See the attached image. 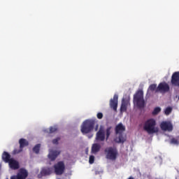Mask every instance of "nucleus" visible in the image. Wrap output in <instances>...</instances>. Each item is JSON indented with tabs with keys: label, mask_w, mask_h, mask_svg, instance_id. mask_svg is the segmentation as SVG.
Listing matches in <instances>:
<instances>
[{
	"label": "nucleus",
	"mask_w": 179,
	"mask_h": 179,
	"mask_svg": "<svg viewBox=\"0 0 179 179\" xmlns=\"http://www.w3.org/2000/svg\"><path fill=\"white\" fill-rule=\"evenodd\" d=\"M143 129L149 135L159 132V127H156V120L155 119H148L144 123Z\"/></svg>",
	"instance_id": "nucleus-1"
},
{
	"label": "nucleus",
	"mask_w": 179,
	"mask_h": 179,
	"mask_svg": "<svg viewBox=\"0 0 179 179\" xmlns=\"http://www.w3.org/2000/svg\"><path fill=\"white\" fill-rule=\"evenodd\" d=\"M94 124H96V122L93 120H86L84 121L80 129L82 134H90L94 129Z\"/></svg>",
	"instance_id": "nucleus-2"
},
{
	"label": "nucleus",
	"mask_w": 179,
	"mask_h": 179,
	"mask_svg": "<svg viewBox=\"0 0 179 179\" xmlns=\"http://www.w3.org/2000/svg\"><path fill=\"white\" fill-rule=\"evenodd\" d=\"M134 103L136 104L138 108H143L145 107V100L143 99V91L138 90L134 95Z\"/></svg>",
	"instance_id": "nucleus-3"
},
{
	"label": "nucleus",
	"mask_w": 179,
	"mask_h": 179,
	"mask_svg": "<svg viewBox=\"0 0 179 179\" xmlns=\"http://www.w3.org/2000/svg\"><path fill=\"white\" fill-rule=\"evenodd\" d=\"M106 159L108 160H117L118 156V150L114 147H108L104 150Z\"/></svg>",
	"instance_id": "nucleus-4"
},
{
	"label": "nucleus",
	"mask_w": 179,
	"mask_h": 179,
	"mask_svg": "<svg viewBox=\"0 0 179 179\" xmlns=\"http://www.w3.org/2000/svg\"><path fill=\"white\" fill-rule=\"evenodd\" d=\"M56 176H62L65 171V164L64 162H59L54 166Z\"/></svg>",
	"instance_id": "nucleus-5"
},
{
	"label": "nucleus",
	"mask_w": 179,
	"mask_h": 179,
	"mask_svg": "<svg viewBox=\"0 0 179 179\" xmlns=\"http://www.w3.org/2000/svg\"><path fill=\"white\" fill-rule=\"evenodd\" d=\"M159 92V93H169L170 92V85L166 82L160 83L156 89V92Z\"/></svg>",
	"instance_id": "nucleus-6"
},
{
	"label": "nucleus",
	"mask_w": 179,
	"mask_h": 179,
	"mask_svg": "<svg viewBox=\"0 0 179 179\" xmlns=\"http://www.w3.org/2000/svg\"><path fill=\"white\" fill-rule=\"evenodd\" d=\"M19 144H20V149H15L13 150V155H18V153H20L23 152V148H26V146H29V141L24 138H20L19 140Z\"/></svg>",
	"instance_id": "nucleus-7"
},
{
	"label": "nucleus",
	"mask_w": 179,
	"mask_h": 179,
	"mask_svg": "<svg viewBox=\"0 0 179 179\" xmlns=\"http://www.w3.org/2000/svg\"><path fill=\"white\" fill-rule=\"evenodd\" d=\"M159 127L162 131L171 132L173 131V124L170 121H163L160 123Z\"/></svg>",
	"instance_id": "nucleus-8"
},
{
	"label": "nucleus",
	"mask_w": 179,
	"mask_h": 179,
	"mask_svg": "<svg viewBox=\"0 0 179 179\" xmlns=\"http://www.w3.org/2000/svg\"><path fill=\"white\" fill-rule=\"evenodd\" d=\"M171 83L172 86H175L176 87H179V71L174 72L172 74Z\"/></svg>",
	"instance_id": "nucleus-9"
},
{
	"label": "nucleus",
	"mask_w": 179,
	"mask_h": 179,
	"mask_svg": "<svg viewBox=\"0 0 179 179\" xmlns=\"http://www.w3.org/2000/svg\"><path fill=\"white\" fill-rule=\"evenodd\" d=\"M106 140V132L104 131V129L100 128L98 132L96 134V141L99 142H104Z\"/></svg>",
	"instance_id": "nucleus-10"
},
{
	"label": "nucleus",
	"mask_w": 179,
	"mask_h": 179,
	"mask_svg": "<svg viewBox=\"0 0 179 179\" xmlns=\"http://www.w3.org/2000/svg\"><path fill=\"white\" fill-rule=\"evenodd\" d=\"M110 107L113 108L114 111H117L118 107V95L115 94L113 98L110 100Z\"/></svg>",
	"instance_id": "nucleus-11"
},
{
	"label": "nucleus",
	"mask_w": 179,
	"mask_h": 179,
	"mask_svg": "<svg viewBox=\"0 0 179 179\" xmlns=\"http://www.w3.org/2000/svg\"><path fill=\"white\" fill-rule=\"evenodd\" d=\"M61 152L57 151V150H52L50 152L48 155V158L51 162H54L57 157H58L59 155H60Z\"/></svg>",
	"instance_id": "nucleus-12"
},
{
	"label": "nucleus",
	"mask_w": 179,
	"mask_h": 179,
	"mask_svg": "<svg viewBox=\"0 0 179 179\" xmlns=\"http://www.w3.org/2000/svg\"><path fill=\"white\" fill-rule=\"evenodd\" d=\"M27 176H29V173L26 169H20L17 175V179H26Z\"/></svg>",
	"instance_id": "nucleus-13"
},
{
	"label": "nucleus",
	"mask_w": 179,
	"mask_h": 179,
	"mask_svg": "<svg viewBox=\"0 0 179 179\" xmlns=\"http://www.w3.org/2000/svg\"><path fill=\"white\" fill-rule=\"evenodd\" d=\"M10 168H11L12 170H17L20 167L19 162L16 161L15 159H12L8 162Z\"/></svg>",
	"instance_id": "nucleus-14"
},
{
	"label": "nucleus",
	"mask_w": 179,
	"mask_h": 179,
	"mask_svg": "<svg viewBox=\"0 0 179 179\" xmlns=\"http://www.w3.org/2000/svg\"><path fill=\"white\" fill-rule=\"evenodd\" d=\"M116 135H118V134H122L125 131V126L122 124V123H119L115 129Z\"/></svg>",
	"instance_id": "nucleus-15"
},
{
	"label": "nucleus",
	"mask_w": 179,
	"mask_h": 179,
	"mask_svg": "<svg viewBox=\"0 0 179 179\" xmlns=\"http://www.w3.org/2000/svg\"><path fill=\"white\" fill-rule=\"evenodd\" d=\"M41 174L43 176H50L52 174V168L51 167H43L41 171Z\"/></svg>",
	"instance_id": "nucleus-16"
},
{
	"label": "nucleus",
	"mask_w": 179,
	"mask_h": 179,
	"mask_svg": "<svg viewBox=\"0 0 179 179\" xmlns=\"http://www.w3.org/2000/svg\"><path fill=\"white\" fill-rule=\"evenodd\" d=\"M100 149H101V145L99 143H94L92 145L91 152L94 155H96V153H99L100 152Z\"/></svg>",
	"instance_id": "nucleus-17"
},
{
	"label": "nucleus",
	"mask_w": 179,
	"mask_h": 179,
	"mask_svg": "<svg viewBox=\"0 0 179 179\" xmlns=\"http://www.w3.org/2000/svg\"><path fill=\"white\" fill-rule=\"evenodd\" d=\"M1 159L4 163H8L13 158L8 152L4 151L2 154Z\"/></svg>",
	"instance_id": "nucleus-18"
},
{
	"label": "nucleus",
	"mask_w": 179,
	"mask_h": 179,
	"mask_svg": "<svg viewBox=\"0 0 179 179\" xmlns=\"http://www.w3.org/2000/svg\"><path fill=\"white\" fill-rule=\"evenodd\" d=\"M127 106H128V103L125 99L122 100V104L120 106V111L121 113H124V111H127Z\"/></svg>",
	"instance_id": "nucleus-19"
},
{
	"label": "nucleus",
	"mask_w": 179,
	"mask_h": 179,
	"mask_svg": "<svg viewBox=\"0 0 179 179\" xmlns=\"http://www.w3.org/2000/svg\"><path fill=\"white\" fill-rule=\"evenodd\" d=\"M40 148H41V144H36L34 148H33V152L36 153V155H38L40 153Z\"/></svg>",
	"instance_id": "nucleus-20"
},
{
	"label": "nucleus",
	"mask_w": 179,
	"mask_h": 179,
	"mask_svg": "<svg viewBox=\"0 0 179 179\" xmlns=\"http://www.w3.org/2000/svg\"><path fill=\"white\" fill-rule=\"evenodd\" d=\"M125 141H127L125 137H124V136H122V134H120L119 136H118L117 143H124V142H125Z\"/></svg>",
	"instance_id": "nucleus-21"
},
{
	"label": "nucleus",
	"mask_w": 179,
	"mask_h": 179,
	"mask_svg": "<svg viewBox=\"0 0 179 179\" xmlns=\"http://www.w3.org/2000/svg\"><path fill=\"white\" fill-rule=\"evenodd\" d=\"M110 135H111V127H109L106 130V139L108 141V138H110Z\"/></svg>",
	"instance_id": "nucleus-22"
},
{
	"label": "nucleus",
	"mask_w": 179,
	"mask_h": 179,
	"mask_svg": "<svg viewBox=\"0 0 179 179\" xmlns=\"http://www.w3.org/2000/svg\"><path fill=\"white\" fill-rule=\"evenodd\" d=\"M160 111H162V108H160V107H157L154 109L152 114V115H157V114H159V113H160Z\"/></svg>",
	"instance_id": "nucleus-23"
},
{
	"label": "nucleus",
	"mask_w": 179,
	"mask_h": 179,
	"mask_svg": "<svg viewBox=\"0 0 179 179\" xmlns=\"http://www.w3.org/2000/svg\"><path fill=\"white\" fill-rule=\"evenodd\" d=\"M157 89V85L156 84H152L149 86L148 90H150V92H155Z\"/></svg>",
	"instance_id": "nucleus-24"
},
{
	"label": "nucleus",
	"mask_w": 179,
	"mask_h": 179,
	"mask_svg": "<svg viewBox=\"0 0 179 179\" xmlns=\"http://www.w3.org/2000/svg\"><path fill=\"white\" fill-rule=\"evenodd\" d=\"M171 111H173V108L171 107H168L165 109V114L166 115H170V114H171Z\"/></svg>",
	"instance_id": "nucleus-25"
},
{
	"label": "nucleus",
	"mask_w": 179,
	"mask_h": 179,
	"mask_svg": "<svg viewBox=\"0 0 179 179\" xmlns=\"http://www.w3.org/2000/svg\"><path fill=\"white\" fill-rule=\"evenodd\" d=\"M57 131H58V128L55 126L50 128V134H54V132H57Z\"/></svg>",
	"instance_id": "nucleus-26"
},
{
	"label": "nucleus",
	"mask_w": 179,
	"mask_h": 179,
	"mask_svg": "<svg viewBox=\"0 0 179 179\" xmlns=\"http://www.w3.org/2000/svg\"><path fill=\"white\" fill-rule=\"evenodd\" d=\"M59 141H61V137H57L56 138L52 140V143L53 145H58V142H59Z\"/></svg>",
	"instance_id": "nucleus-27"
},
{
	"label": "nucleus",
	"mask_w": 179,
	"mask_h": 179,
	"mask_svg": "<svg viewBox=\"0 0 179 179\" xmlns=\"http://www.w3.org/2000/svg\"><path fill=\"white\" fill-rule=\"evenodd\" d=\"M89 163L90 164H93V163H94V156L93 155L90 156Z\"/></svg>",
	"instance_id": "nucleus-28"
},
{
	"label": "nucleus",
	"mask_w": 179,
	"mask_h": 179,
	"mask_svg": "<svg viewBox=\"0 0 179 179\" xmlns=\"http://www.w3.org/2000/svg\"><path fill=\"white\" fill-rule=\"evenodd\" d=\"M171 143H173V145H178L179 142H178V140L173 138H171Z\"/></svg>",
	"instance_id": "nucleus-29"
},
{
	"label": "nucleus",
	"mask_w": 179,
	"mask_h": 179,
	"mask_svg": "<svg viewBox=\"0 0 179 179\" xmlns=\"http://www.w3.org/2000/svg\"><path fill=\"white\" fill-rule=\"evenodd\" d=\"M96 117L98 120H101V118H103V114L101 113H98Z\"/></svg>",
	"instance_id": "nucleus-30"
},
{
	"label": "nucleus",
	"mask_w": 179,
	"mask_h": 179,
	"mask_svg": "<svg viewBox=\"0 0 179 179\" xmlns=\"http://www.w3.org/2000/svg\"><path fill=\"white\" fill-rule=\"evenodd\" d=\"M128 179H135V178L132 176H130Z\"/></svg>",
	"instance_id": "nucleus-31"
},
{
	"label": "nucleus",
	"mask_w": 179,
	"mask_h": 179,
	"mask_svg": "<svg viewBox=\"0 0 179 179\" xmlns=\"http://www.w3.org/2000/svg\"><path fill=\"white\" fill-rule=\"evenodd\" d=\"M99 127V125H96V127L95 129V131H97V128Z\"/></svg>",
	"instance_id": "nucleus-32"
},
{
	"label": "nucleus",
	"mask_w": 179,
	"mask_h": 179,
	"mask_svg": "<svg viewBox=\"0 0 179 179\" xmlns=\"http://www.w3.org/2000/svg\"><path fill=\"white\" fill-rule=\"evenodd\" d=\"M92 136H93V135H91V136H89V138H92Z\"/></svg>",
	"instance_id": "nucleus-33"
},
{
	"label": "nucleus",
	"mask_w": 179,
	"mask_h": 179,
	"mask_svg": "<svg viewBox=\"0 0 179 179\" xmlns=\"http://www.w3.org/2000/svg\"><path fill=\"white\" fill-rule=\"evenodd\" d=\"M57 179H61V178H57Z\"/></svg>",
	"instance_id": "nucleus-34"
}]
</instances>
